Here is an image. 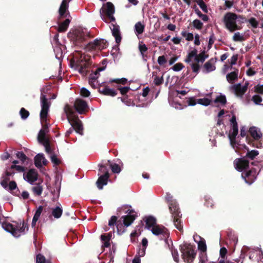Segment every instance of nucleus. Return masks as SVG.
<instances>
[{
    "mask_svg": "<svg viewBox=\"0 0 263 263\" xmlns=\"http://www.w3.org/2000/svg\"><path fill=\"white\" fill-rule=\"evenodd\" d=\"M216 67L214 65V61L213 59L207 61L203 65L202 72L204 73H209L214 71Z\"/></svg>",
    "mask_w": 263,
    "mask_h": 263,
    "instance_id": "393cba45",
    "label": "nucleus"
},
{
    "mask_svg": "<svg viewBox=\"0 0 263 263\" xmlns=\"http://www.w3.org/2000/svg\"><path fill=\"white\" fill-rule=\"evenodd\" d=\"M154 82L156 86H159L163 83V76L161 77L156 76L154 78Z\"/></svg>",
    "mask_w": 263,
    "mask_h": 263,
    "instance_id": "13d9d810",
    "label": "nucleus"
},
{
    "mask_svg": "<svg viewBox=\"0 0 263 263\" xmlns=\"http://www.w3.org/2000/svg\"><path fill=\"white\" fill-rule=\"evenodd\" d=\"M44 159V156L43 154H38L34 157V164L37 168H41L42 166V159Z\"/></svg>",
    "mask_w": 263,
    "mask_h": 263,
    "instance_id": "f704fd0d",
    "label": "nucleus"
},
{
    "mask_svg": "<svg viewBox=\"0 0 263 263\" xmlns=\"http://www.w3.org/2000/svg\"><path fill=\"white\" fill-rule=\"evenodd\" d=\"M199 258V263H206L208 261L206 252H200Z\"/></svg>",
    "mask_w": 263,
    "mask_h": 263,
    "instance_id": "49530a36",
    "label": "nucleus"
},
{
    "mask_svg": "<svg viewBox=\"0 0 263 263\" xmlns=\"http://www.w3.org/2000/svg\"><path fill=\"white\" fill-rule=\"evenodd\" d=\"M68 7L69 4L64 2H62L59 10L60 18L66 17L67 15H69V12L68 11Z\"/></svg>",
    "mask_w": 263,
    "mask_h": 263,
    "instance_id": "4be33fe9",
    "label": "nucleus"
},
{
    "mask_svg": "<svg viewBox=\"0 0 263 263\" xmlns=\"http://www.w3.org/2000/svg\"><path fill=\"white\" fill-rule=\"evenodd\" d=\"M64 111L67 116V118L71 125L73 130L81 135H83V127L81 121L76 116L73 109L68 104L64 107Z\"/></svg>",
    "mask_w": 263,
    "mask_h": 263,
    "instance_id": "7ed1b4c3",
    "label": "nucleus"
},
{
    "mask_svg": "<svg viewBox=\"0 0 263 263\" xmlns=\"http://www.w3.org/2000/svg\"><path fill=\"white\" fill-rule=\"evenodd\" d=\"M99 92L105 96H109L111 97H115L117 95V91L110 89L108 86H105L102 88V86H100L98 89Z\"/></svg>",
    "mask_w": 263,
    "mask_h": 263,
    "instance_id": "412c9836",
    "label": "nucleus"
},
{
    "mask_svg": "<svg viewBox=\"0 0 263 263\" xmlns=\"http://www.w3.org/2000/svg\"><path fill=\"white\" fill-rule=\"evenodd\" d=\"M184 67V65L181 63H178L174 65L172 69L175 71H179Z\"/></svg>",
    "mask_w": 263,
    "mask_h": 263,
    "instance_id": "e2e57ef3",
    "label": "nucleus"
},
{
    "mask_svg": "<svg viewBox=\"0 0 263 263\" xmlns=\"http://www.w3.org/2000/svg\"><path fill=\"white\" fill-rule=\"evenodd\" d=\"M98 78V76L96 73H91L89 76V84L93 88H95L97 85V80Z\"/></svg>",
    "mask_w": 263,
    "mask_h": 263,
    "instance_id": "c9c22d12",
    "label": "nucleus"
},
{
    "mask_svg": "<svg viewBox=\"0 0 263 263\" xmlns=\"http://www.w3.org/2000/svg\"><path fill=\"white\" fill-rule=\"evenodd\" d=\"M110 167L114 173H119L121 172L120 166L116 163L110 164Z\"/></svg>",
    "mask_w": 263,
    "mask_h": 263,
    "instance_id": "4d7b16f0",
    "label": "nucleus"
},
{
    "mask_svg": "<svg viewBox=\"0 0 263 263\" xmlns=\"http://www.w3.org/2000/svg\"><path fill=\"white\" fill-rule=\"evenodd\" d=\"M234 166L236 170L241 172L249 167V161L245 158H237L234 161Z\"/></svg>",
    "mask_w": 263,
    "mask_h": 263,
    "instance_id": "dca6fc26",
    "label": "nucleus"
},
{
    "mask_svg": "<svg viewBox=\"0 0 263 263\" xmlns=\"http://www.w3.org/2000/svg\"><path fill=\"white\" fill-rule=\"evenodd\" d=\"M125 213H128L127 215L122 216L121 218L123 219V222L125 226H129L136 219V214L135 212L133 210H127Z\"/></svg>",
    "mask_w": 263,
    "mask_h": 263,
    "instance_id": "f3484780",
    "label": "nucleus"
},
{
    "mask_svg": "<svg viewBox=\"0 0 263 263\" xmlns=\"http://www.w3.org/2000/svg\"><path fill=\"white\" fill-rule=\"evenodd\" d=\"M145 227L148 229L152 228L156 225V219L153 216H149L147 217L145 220Z\"/></svg>",
    "mask_w": 263,
    "mask_h": 263,
    "instance_id": "c756f323",
    "label": "nucleus"
},
{
    "mask_svg": "<svg viewBox=\"0 0 263 263\" xmlns=\"http://www.w3.org/2000/svg\"><path fill=\"white\" fill-rule=\"evenodd\" d=\"M180 250L184 261L187 263L193 262L196 256L195 247L190 243H185L180 246Z\"/></svg>",
    "mask_w": 263,
    "mask_h": 263,
    "instance_id": "39448f33",
    "label": "nucleus"
},
{
    "mask_svg": "<svg viewBox=\"0 0 263 263\" xmlns=\"http://www.w3.org/2000/svg\"><path fill=\"white\" fill-rule=\"evenodd\" d=\"M15 189H17V191H18L16 182L14 181H11L9 182V184H8L7 189L6 190L9 191V192H12Z\"/></svg>",
    "mask_w": 263,
    "mask_h": 263,
    "instance_id": "de8ad7c7",
    "label": "nucleus"
},
{
    "mask_svg": "<svg viewBox=\"0 0 263 263\" xmlns=\"http://www.w3.org/2000/svg\"><path fill=\"white\" fill-rule=\"evenodd\" d=\"M248 22L251 24V26L254 28H257L258 26V22L254 17H251L249 20Z\"/></svg>",
    "mask_w": 263,
    "mask_h": 263,
    "instance_id": "bf43d9fd",
    "label": "nucleus"
},
{
    "mask_svg": "<svg viewBox=\"0 0 263 263\" xmlns=\"http://www.w3.org/2000/svg\"><path fill=\"white\" fill-rule=\"evenodd\" d=\"M111 236V234L110 233H108L107 235H101V239L102 241H103V245L102 246V248H108L110 246L109 241Z\"/></svg>",
    "mask_w": 263,
    "mask_h": 263,
    "instance_id": "cd10ccee",
    "label": "nucleus"
},
{
    "mask_svg": "<svg viewBox=\"0 0 263 263\" xmlns=\"http://www.w3.org/2000/svg\"><path fill=\"white\" fill-rule=\"evenodd\" d=\"M192 24L194 27L197 30L202 29L203 26V24L198 19L194 20Z\"/></svg>",
    "mask_w": 263,
    "mask_h": 263,
    "instance_id": "c03bdc74",
    "label": "nucleus"
},
{
    "mask_svg": "<svg viewBox=\"0 0 263 263\" xmlns=\"http://www.w3.org/2000/svg\"><path fill=\"white\" fill-rule=\"evenodd\" d=\"M62 213L63 210L59 206H57L56 208L53 209L52 211V215L55 218L57 219L60 218L62 215Z\"/></svg>",
    "mask_w": 263,
    "mask_h": 263,
    "instance_id": "e433bc0d",
    "label": "nucleus"
},
{
    "mask_svg": "<svg viewBox=\"0 0 263 263\" xmlns=\"http://www.w3.org/2000/svg\"><path fill=\"white\" fill-rule=\"evenodd\" d=\"M151 231L155 235H162L164 239H166L170 236L168 230L163 226L156 224L152 228Z\"/></svg>",
    "mask_w": 263,
    "mask_h": 263,
    "instance_id": "2eb2a0df",
    "label": "nucleus"
},
{
    "mask_svg": "<svg viewBox=\"0 0 263 263\" xmlns=\"http://www.w3.org/2000/svg\"><path fill=\"white\" fill-rule=\"evenodd\" d=\"M215 103H220L222 105H224L227 103L226 97L224 95H220L217 96L214 100Z\"/></svg>",
    "mask_w": 263,
    "mask_h": 263,
    "instance_id": "a19ab883",
    "label": "nucleus"
},
{
    "mask_svg": "<svg viewBox=\"0 0 263 263\" xmlns=\"http://www.w3.org/2000/svg\"><path fill=\"white\" fill-rule=\"evenodd\" d=\"M249 132L251 136L253 138L251 139L248 136L246 137L248 144L252 145L253 147L260 148L261 147V143L260 142H255V140H258L262 137V134L260 130L255 126H252L249 128Z\"/></svg>",
    "mask_w": 263,
    "mask_h": 263,
    "instance_id": "9d476101",
    "label": "nucleus"
},
{
    "mask_svg": "<svg viewBox=\"0 0 263 263\" xmlns=\"http://www.w3.org/2000/svg\"><path fill=\"white\" fill-rule=\"evenodd\" d=\"M68 37L76 46L87 49L84 42L90 37L88 33L80 30H76L70 35L69 34Z\"/></svg>",
    "mask_w": 263,
    "mask_h": 263,
    "instance_id": "20e7f679",
    "label": "nucleus"
},
{
    "mask_svg": "<svg viewBox=\"0 0 263 263\" xmlns=\"http://www.w3.org/2000/svg\"><path fill=\"white\" fill-rule=\"evenodd\" d=\"M118 218L116 216H112L108 222V225L110 227H114L115 225L117 226L118 231H119V228L122 227V224L119 223V221H117Z\"/></svg>",
    "mask_w": 263,
    "mask_h": 263,
    "instance_id": "473e14b6",
    "label": "nucleus"
},
{
    "mask_svg": "<svg viewBox=\"0 0 263 263\" xmlns=\"http://www.w3.org/2000/svg\"><path fill=\"white\" fill-rule=\"evenodd\" d=\"M10 170H16L18 172H23L25 171V167L20 165H12Z\"/></svg>",
    "mask_w": 263,
    "mask_h": 263,
    "instance_id": "052dcab7",
    "label": "nucleus"
},
{
    "mask_svg": "<svg viewBox=\"0 0 263 263\" xmlns=\"http://www.w3.org/2000/svg\"><path fill=\"white\" fill-rule=\"evenodd\" d=\"M238 133V128L237 125L232 126V130L230 132L229 138L230 139L231 144L235 143L236 137Z\"/></svg>",
    "mask_w": 263,
    "mask_h": 263,
    "instance_id": "bb28decb",
    "label": "nucleus"
},
{
    "mask_svg": "<svg viewBox=\"0 0 263 263\" xmlns=\"http://www.w3.org/2000/svg\"><path fill=\"white\" fill-rule=\"evenodd\" d=\"M208 55L205 54V51H202L199 54H197L196 53V55L195 58V61L196 63H192L191 64L193 72L195 73L196 74H198L199 72L200 65L199 64L200 63L202 64L205 59L208 58Z\"/></svg>",
    "mask_w": 263,
    "mask_h": 263,
    "instance_id": "f8f14e48",
    "label": "nucleus"
},
{
    "mask_svg": "<svg viewBox=\"0 0 263 263\" xmlns=\"http://www.w3.org/2000/svg\"><path fill=\"white\" fill-rule=\"evenodd\" d=\"M233 40L235 42H241L244 41L245 39L239 32H236L234 33L233 36Z\"/></svg>",
    "mask_w": 263,
    "mask_h": 263,
    "instance_id": "864d4df0",
    "label": "nucleus"
},
{
    "mask_svg": "<svg viewBox=\"0 0 263 263\" xmlns=\"http://www.w3.org/2000/svg\"><path fill=\"white\" fill-rule=\"evenodd\" d=\"M168 208L173 217V222L175 227L180 231H183V224L180 218L182 216L179 205L177 201L170 203Z\"/></svg>",
    "mask_w": 263,
    "mask_h": 263,
    "instance_id": "423d86ee",
    "label": "nucleus"
},
{
    "mask_svg": "<svg viewBox=\"0 0 263 263\" xmlns=\"http://www.w3.org/2000/svg\"><path fill=\"white\" fill-rule=\"evenodd\" d=\"M227 250L226 248L222 247L220 250V256L221 258V259L219 261L218 263H242L243 260L241 259L240 257L239 258H237L236 259H234L233 261L231 260H227L226 262L224 261V259L225 258V257L226 256V255L227 254ZM209 263H215L213 261H211Z\"/></svg>",
    "mask_w": 263,
    "mask_h": 263,
    "instance_id": "a211bd4d",
    "label": "nucleus"
},
{
    "mask_svg": "<svg viewBox=\"0 0 263 263\" xmlns=\"http://www.w3.org/2000/svg\"><path fill=\"white\" fill-rule=\"evenodd\" d=\"M108 164H101L99 165V171L101 173H102L103 174H107V176H109V173H108V168L107 167Z\"/></svg>",
    "mask_w": 263,
    "mask_h": 263,
    "instance_id": "79ce46f5",
    "label": "nucleus"
},
{
    "mask_svg": "<svg viewBox=\"0 0 263 263\" xmlns=\"http://www.w3.org/2000/svg\"><path fill=\"white\" fill-rule=\"evenodd\" d=\"M232 88L234 90L236 95L239 97H242L247 91V87L242 86L240 83L233 85Z\"/></svg>",
    "mask_w": 263,
    "mask_h": 263,
    "instance_id": "b1692460",
    "label": "nucleus"
},
{
    "mask_svg": "<svg viewBox=\"0 0 263 263\" xmlns=\"http://www.w3.org/2000/svg\"><path fill=\"white\" fill-rule=\"evenodd\" d=\"M108 43L104 39H95L93 42H90L86 45L87 49L88 50H95L96 48L103 49L106 48Z\"/></svg>",
    "mask_w": 263,
    "mask_h": 263,
    "instance_id": "ddd939ff",
    "label": "nucleus"
},
{
    "mask_svg": "<svg viewBox=\"0 0 263 263\" xmlns=\"http://www.w3.org/2000/svg\"><path fill=\"white\" fill-rule=\"evenodd\" d=\"M113 28L111 29L112 35L115 37L116 42L119 44L122 39L119 26L118 25H112Z\"/></svg>",
    "mask_w": 263,
    "mask_h": 263,
    "instance_id": "a878e982",
    "label": "nucleus"
},
{
    "mask_svg": "<svg viewBox=\"0 0 263 263\" xmlns=\"http://www.w3.org/2000/svg\"><path fill=\"white\" fill-rule=\"evenodd\" d=\"M38 178V174L35 169H30L27 173L24 179L30 184H33L36 181Z\"/></svg>",
    "mask_w": 263,
    "mask_h": 263,
    "instance_id": "aec40b11",
    "label": "nucleus"
},
{
    "mask_svg": "<svg viewBox=\"0 0 263 263\" xmlns=\"http://www.w3.org/2000/svg\"><path fill=\"white\" fill-rule=\"evenodd\" d=\"M16 155L17 158L22 161V163H24L28 159L27 157L23 152H17Z\"/></svg>",
    "mask_w": 263,
    "mask_h": 263,
    "instance_id": "8fccbe9b",
    "label": "nucleus"
},
{
    "mask_svg": "<svg viewBox=\"0 0 263 263\" xmlns=\"http://www.w3.org/2000/svg\"><path fill=\"white\" fill-rule=\"evenodd\" d=\"M47 133L46 132L42 130V129L40 130L37 136V139L39 142L42 143L49 140L46 137V134Z\"/></svg>",
    "mask_w": 263,
    "mask_h": 263,
    "instance_id": "58836bf2",
    "label": "nucleus"
},
{
    "mask_svg": "<svg viewBox=\"0 0 263 263\" xmlns=\"http://www.w3.org/2000/svg\"><path fill=\"white\" fill-rule=\"evenodd\" d=\"M90 57H87L86 55L81 54L79 58H76V60L71 61L70 64L72 67L83 76H86L89 72L88 68L90 67L91 62Z\"/></svg>",
    "mask_w": 263,
    "mask_h": 263,
    "instance_id": "f03ea898",
    "label": "nucleus"
},
{
    "mask_svg": "<svg viewBox=\"0 0 263 263\" xmlns=\"http://www.w3.org/2000/svg\"><path fill=\"white\" fill-rule=\"evenodd\" d=\"M247 153L245 156L243 157L246 158V159H250L251 160H253L257 156L259 155V152L257 150H251L249 151V148H247Z\"/></svg>",
    "mask_w": 263,
    "mask_h": 263,
    "instance_id": "7c9ffc66",
    "label": "nucleus"
},
{
    "mask_svg": "<svg viewBox=\"0 0 263 263\" xmlns=\"http://www.w3.org/2000/svg\"><path fill=\"white\" fill-rule=\"evenodd\" d=\"M237 19L238 15L231 12L226 13L223 16V22L225 27L231 32L241 29V27L237 25Z\"/></svg>",
    "mask_w": 263,
    "mask_h": 263,
    "instance_id": "0eeeda50",
    "label": "nucleus"
},
{
    "mask_svg": "<svg viewBox=\"0 0 263 263\" xmlns=\"http://www.w3.org/2000/svg\"><path fill=\"white\" fill-rule=\"evenodd\" d=\"M70 22V21L69 19H66L64 22H63L59 25L58 31L60 32L66 31L69 26Z\"/></svg>",
    "mask_w": 263,
    "mask_h": 263,
    "instance_id": "2f4dec72",
    "label": "nucleus"
},
{
    "mask_svg": "<svg viewBox=\"0 0 263 263\" xmlns=\"http://www.w3.org/2000/svg\"><path fill=\"white\" fill-rule=\"evenodd\" d=\"M114 5L111 2H107L104 4L100 10V15L103 20H105L104 15H105L110 22H114L116 21L115 17L114 16L115 13Z\"/></svg>",
    "mask_w": 263,
    "mask_h": 263,
    "instance_id": "9b49d317",
    "label": "nucleus"
},
{
    "mask_svg": "<svg viewBox=\"0 0 263 263\" xmlns=\"http://www.w3.org/2000/svg\"><path fill=\"white\" fill-rule=\"evenodd\" d=\"M26 224L23 221L19 223L16 222V225L10 223L5 222L2 223V227L7 232H10L14 237H17L20 236V233L24 231Z\"/></svg>",
    "mask_w": 263,
    "mask_h": 263,
    "instance_id": "6e6552de",
    "label": "nucleus"
},
{
    "mask_svg": "<svg viewBox=\"0 0 263 263\" xmlns=\"http://www.w3.org/2000/svg\"><path fill=\"white\" fill-rule=\"evenodd\" d=\"M80 95L83 97H88L90 96V91L86 88L83 87L81 89Z\"/></svg>",
    "mask_w": 263,
    "mask_h": 263,
    "instance_id": "680f3d73",
    "label": "nucleus"
},
{
    "mask_svg": "<svg viewBox=\"0 0 263 263\" xmlns=\"http://www.w3.org/2000/svg\"><path fill=\"white\" fill-rule=\"evenodd\" d=\"M118 89L120 90V93L122 95H125L129 90L130 88L128 86L125 87H118Z\"/></svg>",
    "mask_w": 263,
    "mask_h": 263,
    "instance_id": "338daca9",
    "label": "nucleus"
},
{
    "mask_svg": "<svg viewBox=\"0 0 263 263\" xmlns=\"http://www.w3.org/2000/svg\"><path fill=\"white\" fill-rule=\"evenodd\" d=\"M194 239L198 244V249L200 250V252H206L207 247L205 243V240L203 238L201 237L199 235H196L194 236Z\"/></svg>",
    "mask_w": 263,
    "mask_h": 263,
    "instance_id": "6ab92c4d",
    "label": "nucleus"
},
{
    "mask_svg": "<svg viewBox=\"0 0 263 263\" xmlns=\"http://www.w3.org/2000/svg\"><path fill=\"white\" fill-rule=\"evenodd\" d=\"M204 199H205V203H204L205 205L207 207H211V208H213L214 206V203H213V199L208 196H205Z\"/></svg>",
    "mask_w": 263,
    "mask_h": 263,
    "instance_id": "603ef678",
    "label": "nucleus"
},
{
    "mask_svg": "<svg viewBox=\"0 0 263 263\" xmlns=\"http://www.w3.org/2000/svg\"><path fill=\"white\" fill-rule=\"evenodd\" d=\"M252 100L256 104H259L262 101V98L257 95L253 96Z\"/></svg>",
    "mask_w": 263,
    "mask_h": 263,
    "instance_id": "69168bd1",
    "label": "nucleus"
},
{
    "mask_svg": "<svg viewBox=\"0 0 263 263\" xmlns=\"http://www.w3.org/2000/svg\"><path fill=\"white\" fill-rule=\"evenodd\" d=\"M110 83H116L118 84L125 85L127 82V79L124 78L121 79H111L109 81Z\"/></svg>",
    "mask_w": 263,
    "mask_h": 263,
    "instance_id": "37998d69",
    "label": "nucleus"
},
{
    "mask_svg": "<svg viewBox=\"0 0 263 263\" xmlns=\"http://www.w3.org/2000/svg\"><path fill=\"white\" fill-rule=\"evenodd\" d=\"M109 176H107V174H102L98 179L96 184L99 190L103 189V185L107 184Z\"/></svg>",
    "mask_w": 263,
    "mask_h": 263,
    "instance_id": "5701e85b",
    "label": "nucleus"
},
{
    "mask_svg": "<svg viewBox=\"0 0 263 263\" xmlns=\"http://www.w3.org/2000/svg\"><path fill=\"white\" fill-rule=\"evenodd\" d=\"M258 162H252L251 164L256 166L257 168L255 167L252 168L250 170L241 174L242 178L245 179L246 182L249 184H251L255 181L257 175L262 167L261 164L258 165Z\"/></svg>",
    "mask_w": 263,
    "mask_h": 263,
    "instance_id": "1a4fd4ad",
    "label": "nucleus"
},
{
    "mask_svg": "<svg viewBox=\"0 0 263 263\" xmlns=\"http://www.w3.org/2000/svg\"><path fill=\"white\" fill-rule=\"evenodd\" d=\"M238 70L229 73L227 75V80L231 84H233L238 78Z\"/></svg>",
    "mask_w": 263,
    "mask_h": 263,
    "instance_id": "c85d7f7f",
    "label": "nucleus"
},
{
    "mask_svg": "<svg viewBox=\"0 0 263 263\" xmlns=\"http://www.w3.org/2000/svg\"><path fill=\"white\" fill-rule=\"evenodd\" d=\"M181 35L185 37L186 39V40L188 41H193L194 39V35L192 33H187L186 31H182L181 32Z\"/></svg>",
    "mask_w": 263,
    "mask_h": 263,
    "instance_id": "6e6d98bb",
    "label": "nucleus"
},
{
    "mask_svg": "<svg viewBox=\"0 0 263 263\" xmlns=\"http://www.w3.org/2000/svg\"><path fill=\"white\" fill-rule=\"evenodd\" d=\"M171 251L174 261L178 263L179 262V254L177 250L172 249Z\"/></svg>",
    "mask_w": 263,
    "mask_h": 263,
    "instance_id": "0e129e2a",
    "label": "nucleus"
},
{
    "mask_svg": "<svg viewBox=\"0 0 263 263\" xmlns=\"http://www.w3.org/2000/svg\"><path fill=\"white\" fill-rule=\"evenodd\" d=\"M74 107L76 110L80 114H85L88 111V106L87 102L81 99L76 100Z\"/></svg>",
    "mask_w": 263,
    "mask_h": 263,
    "instance_id": "4468645a",
    "label": "nucleus"
},
{
    "mask_svg": "<svg viewBox=\"0 0 263 263\" xmlns=\"http://www.w3.org/2000/svg\"><path fill=\"white\" fill-rule=\"evenodd\" d=\"M41 110L40 116L41 122L42 125V129L49 132V127L50 126L49 120L48 119V112L50 106V102L48 101V99L45 95L43 94L41 96Z\"/></svg>",
    "mask_w": 263,
    "mask_h": 263,
    "instance_id": "f257e3e1",
    "label": "nucleus"
},
{
    "mask_svg": "<svg viewBox=\"0 0 263 263\" xmlns=\"http://www.w3.org/2000/svg\"><path fill=\"white\" fill-rule=\"evenodd\" d=\"M3 179L1 181V185L5 189H7L8 182L10 180V178L8 176L5 175L2 176Z\"/></svg>",
    "mask_w": 263,
    "mask_h": 263,
    "instance_id": "a18cd8bd",
    "label": "nucleus"
},
{
    "mask_svg": "<svg viewBox=\"0 0 263 263\" xmlns=\"http://www.w3.org/2000/svg\"><path fill=\"white\" fill-rule=\"evenodd\" d=\"M198 103L204 105V106H208L210 104V103L211 102V100L208 98H204L202 99H199L197 100Z\"/></svg>",
    "mask_w": 263,
    "mask_h": 263,
    "instance_id": "3c124183",
    "label": "nucleus"
},
{
    "mask_svg": "<svg viewBox=\"0 0 263 263\" xmlns=\"http://www.w3.org/2000/svg\"><path fill=\"white\" fill-rule=\"evenodd\" d=\"M196 53H197V50L196 49H194L187 54L186 58L184 60L186 63H189L192 61V59L196 55Z\"/></svg>",
    "mask_w": 263,
    "mask_h": 263,
    "instance_id": "ea45409f",
    "label": "nucleus"
},
{
    "mask_svg": "<svg viewBox=\"0 0 263 263\" xmlns=\"http://www.w3.org/2000/svg\"><path fill=\"white\" fill-rule=\"evenodd\" d=\"M254 91L257 93L263 95V85L258 84L254 87Z\"/></svg>",
    "mask_w": 263,
    "mask_h": 263,
    "instance_id": "774afa93",
    "label": "nucleus"
},
{
    "mask_svg": "<svg viewBox=\"0 0 263 263\" xmlns=\"http://www.w3.org/2000/svg\"><path fill=\"white\" fill-rule=\"evenodd\" d=\"M43 186L40 183L32 187V191L36 196H40L43 192Z\"/></svg>",
    "mask_w": 263,
    "mask_h": 263,
    "instance_id": "4c0bfd02",
    "label": "nucleus"
},
{
    "mask_svg": "<svg viewBox=\"0 0 263 263\" xmlns=\"http://www.w3.org/2000/svg\"><path fill=\"white\" fill-rule=\"evenodd\" d=\"M36 263H51L50 261L46 260L45 257L39 254L36 257Z\"/></svg>",
    "mask_w": 263,
    "mask_h": 263,
    "instance_id": "09e8293b",
    "label": "nucleus"
},
{
    "mask_svg": "<svg viewBox=\"0 0 263 263\" xmlns=\"http://www.w3.org/2000/svg\"><path fill=\"white\" fill-rule=\"evenodd\" d=\"M20 114L23 119H27L30 115L29 112L23 107L21 109Z\"/></svg>",
    "mask_w": 263,
    "mask_h": 263,
    "instance_id": "5fc2aeb1",
    "label": "nucleus"
},
{
    "mask_svg": "<svg viewBox=\"0 0 263 263\" xmlns=\"http://www.w3.org/2000/svg\"><path fill=\"white\" fill-rule=\"evenodd\" d=\"M134 27L135 32L137 35L141 34L144 32L145 29V26L141 22L136 23Z\"/></svg>",
    "mask_w": 263,
    "mask_h": 263,
    "instance_id": "72a5a7b5",
    "label": "nucleus"
}]
</instances>
